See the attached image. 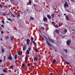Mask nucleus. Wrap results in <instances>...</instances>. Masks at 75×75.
Wrapping results in <instances>:
<instances>
[{
  "mask_svg": "<svg viewBox=\"0 0 75 75\" xmlns=\"http://www.w3.org/2000/svg\"><path fill=\"white\" fill-rule=\"evenodd\" d=\"M1 34H3V31H1Z\"/></svg>",
  "mask_w": 75,
  "mask_h": 75,
  "instance_id": "obj_43",
  "label": "nucleus"
},
{
  "mask_svg": "<svg viewBox=\"0 0 75 75\" xmlns=\"http://www.w3.org/2000/svg\"><path fill=\"white\" fill-rule=\"evenodd\" d=\"M42 29H43V30H45V28H44V27H43V28H42Z\"/></svg>",
  "mask_w": 75,
  "mask_h": 75,
  "instance_id": "obj_52",
  "label": "nucleus"
},
{
  "mask_svg": "<svg viewBox=\"0 0 75 75\" xmlns=\"http://www.w3.org/2000/svg\"><path fill=\"white\" fill-rule=\"evenodd\" d=\"M4 60L6 59V57L5 56H4Z\"/></svg>",
  "mask_w": 75,
  "mask_h": 75,
  "instance_id": "obj_47",
  "label": "nucleus"
},
{
  "mask_svg": "<svg viewBox=\"0 0 75 75\" xmlns=\"http://www.w3.org/2000/svg\"><path fill=\"white\" fill-rule=\"evenodd\" d=\"M0 40H1V41H2V38H1Z\"/></svg>",
  "mask_w": 75,
  "mask_h": 75,
  "instance_id": "obj_56",
  "label": "nucleus"
},
{
  "mask_svg": "<svg viewBox=\"0 0 75 75\" xmlns=\"http://www.w3.org/2000/svg\"><path fill=\"white\" fill-rule=\"evenodd\" d=\"M53 9H54V10H57V9L55 8H53Z\"/></svg>",
  "mask_w": 75,
  "mask_h": 75,
  "instance_id": "obj_36",
  "label": "nucleus"
},
{
  "mask_svg": "<svg viewBox=\"0 0 75 75\" xmlns=\"http://www.w3.org/2000/svg\"><path fill=\"white\" fill-rule=\"evenodd\" d=\"M8 20H9V21H13L12 20H11L10 18H8Z\"/></svg>",
  "mask_w": 75,
  "mask_h": 75,
  "instance_id": "obj_27",
  "label": "nucleus"
},
{
  "mask_svg": "<svg viewBox=\"0 0 75 75\" xmlns=\"http://www.w3.org/2000/svg\"><path fill=\"white\" fill-rule=\"evenodd\" d=\"M48 53L49 54H51V53L50 52H49Z\"/></svg>",
  "mask_w": 75,
  "mask_h": 75,
  "instance_id": "obj_51",
  "label": "nucleus"
},
{
  "mask_svg": "<svg viewBox=\"0 0 75 75\" xmlns=\"http://www.w3.org/2000/svg\"><path fill=\"white\" fill-rule=\"evenodd\" d=\"M64 51H65L66 53H67V52H68V50H67L65 49L64 50Z\"/></svg>",
  "mask_w": 75,
  "mask_h": 75,
  "instance_id": "obj_32",
  "label": "nucleus"
},
{
  "mask_svg": "<svg viewBox=\"0 0 75 75\" xmlns=\"http://www.w3.org/2000/svg\"><path fill=\"white\" fill-rule=\"evenodd\" d=\"M56 62V60L54 59L52 61V64H54Z\"/></svg>",
  "mask_w": 75,
  "mask_h": 75,
  "instance_id": "obj_15",
  "label": "nucleus"
},
{
  "mask_svg": "<svg viewBox=\"0 0 75 75\" xmlns=\"http://www.w3.org/2000/svg\"><path fill=\"white\" fill-rule=\"evenodd\" d=\"M31 42H33V40H34V38L33 37L31 38Z\"/></svg>",
  "mask_w": 75,
  "mask_h": 75,
  "instance_id": "obj_22",
  "label": "nucleus"
},
{
  "mask_svg": "<svg viewBox=\"0 0 75 75\" xmlns=\"http://www.w3.org/2000/svg\"><path fill=\"white\" fill-rule=\"evenodd\" d=\"M10 1H13V0H10Z\"/></svg>",
  "mask_w": 75,
  "mask_h": 75,
  "instance_id": "obj_63",
  "label": "nucleus"
},
{
  "mask_svg": "<svg viewBox=\"0 0 75 75\" xmlns=\"http://www.w3.org/2000/svg\"><path fill=\"white\" fill-rule=\"evenodd\" d=\"M28 61V57L26 56L25 58V61L26 62Z\"/></svg>",
  "mask_w": 75,
  "mask_h": 75,
  "instance_id": "obj_13",
  "label": "nucleus"
},
{
  "mask_svg": "<svg viewBox=\"0 0 75 75\" xmlns=\"http://www.w3.org/2000/svg\"><path fill=\"white\" fill-rule=\"evenodd\" d=\"M1 66L2 67H3V65H1Z\"/></svg>",
  "mask_w": 75,
  "mask_h": 75,
  "instance_id": "obj_61",
  "label": "nucleus"
},
{
  "mask_svg": "<svg viewBox=\"0 0 75 75\" xmlns=\"http://www.w3.org/2000/svg\"><path fill=\"white\" fill-rule=\"evenodd\" d=\"M6 39H8V36H6Z\"/></svg>",
  "mask_w": 75,
  "mask_h": 75,
  "instance_id": "obj_33",
  "label": "nucleus"
},
{
  "mask_svg": "<svg viewBox=\"0 0 75 75\" xmlns=\"http://www.w3.org/2000/svg\"><path fill=\"white\" fill-rule=\"evenodd\" d=\"M17 55L15 54L14 55V59L16 60L17 59Z\"/></svg>",
  "mask_w": 75,
  "mask_h": 75,
  "instance_id": "obj_14",
  "label": "nucleus"
},
{
  "mask_svg": "<svg viewBox=\"0 0 75 75\" xmlns=\"http://www.w3.org/2000/svg\"><path fill=\"white\" fill-rule=\"evenodd\" d=\"M67 11V12H69V11L68 10H66Z\"/></svg>",
  "mask_w": 75,
  "mask_h": 75,
  "instance_id": "obj_48",
  "label": "nucleus"
},
{
  "mask_svg": "<svg viewBox=\"0 0 75 75\" xmlns=\"http://www.w3.org/2000/svg\"><path fill=\"white\" fill-rule=\"evenodd\" d=\"M68 1L69 3V0H68Z\"/></svg>",
  "mask_w": 75,
  "mask_h": 75,
  "instance_id": "obj_57",
  "label": "nucleus"
},
{
  "mask_svg": "<svg viewBox=\"0 0 75 75\" xmlns=\"http://www.w3.org/2000/svg\"><path fill=\"white\" fill-rule=\"evenodd\" d=\"M0 7H3V5L0 4Z\"/></svg>",
  "mask_w": 75,
  "mask_h": 75,
  "instance_id": "obj_34",
  "label": "nucleus"
},
{
  "mask_svg": "<svg viewBox=\"0 0 75 75\" xmlns=\"http://www.w3.org/2000/svg\"><path fill=\"white\" fill-rule=\"evenodd\" d=\"M20 17V15H18L17 16V18H19Z\"/></svg>",
  "mask_w": 75,
  "mask_h": 75,
  "instance_id": "obj_28",
  "label": "nucleus"
},
{
  "mask_svg": "<svg viewBox=\"0 0 75 75\" xmlns=\"http://www.w3.org/2000/svg\"><path fill=\"white\" fill-rule=\"evenodd\" d=\"M12 57H11V55L10 54L9 56L8 57L7 59H9V60H12Z\"/></svg>",
  "mask_w": 75,
  "mask_h": 75,
  "instance_id": "obj_7",
  "label": "nucleus"
},
{
  "mask_svg": "<svg viewBox=\"0 0 75 75\" xmlns=\"http://www.w3.org/2000/svg\"><path fill=\"white\" fill-rule=\"evenodd\" d=\"M9 48L10 49H11V48H12V47H11V46H9Z\"/></svg>",
  "mask_w": 75,
  "mask_h": 75,
  "instance_id": "obj_38",
  "label": "nucleus"
},
{
  "mask_svg": "<svg viewBox=\"0 0 75 75\" xmlns=\"http://www.w3.org/2000/svg\"><path fill=\"white\" fill-rule=\"evenodd\" d=\"M44 38L46 40H47V38L46 37H45Z\"/></svg>",
  "mask_w": 75,
  "mask_h": 75,
  "instance_id": "obj_41",
  "label": "nucleus"
},
{
  "mask_svg": "<svg viewBox=\"0 0 75 75\" xmlns=\"http://www.w3.org/2000/svg\"><path fill=\"white\" fill-rule=\"evenodd\" d=\"M42 38L43 40H44V38H43V37H42Z\"/></svg>",
  "mask_w": 75,
  "mask_h": 75,
  "instance_id": "obj_49",
  "label": "nucleus"
},
{
  "mask_svg": "<svg viewBox=\"0 0 75 75\" xmlns=\"http://www.w3.org/2000/svg\"><path fill=\"white\" fill-rule=\"evenodd\" d=\"M46 42L48 46H49V47H52V45H51V44L49 42H48V41H46Z\"/></svg>",
  "mask_w": 75,
  "mask_h": 75,
  "instance_id": "obj_4",
  "label": "nucleus"
},
{
  "mask_svg": "<svg viewBox=\"0 0 75 75\" xmlns=\"http://www.w3.org/2000/svg\"><path fill=\"white\" fill-rule=\"evenodd\" d=\"M28 66H30V63H28Z\"/></svg>",
  "mask_w": 75,
  "mask_h": 75,
  "instance_id": "obj_44",
  "label": "nucleus"
},
{
  "mask_svg": "<svg viewBox=\"0 0 75 75\" xmlns=\"http://www.w3.org/2000/svg\"><path fill=\"white\" fill-rule=\"evenodd\" d=\"M34 61H35V62H37V60H38V57H35L34 58Z\"/></svg>",
  "mask_w": 75,
  "mask_h": 75,
  "instance_id": "obj_11",
  "label": "nucleus"
},
{
  "mask_svg": "<svg viewBox=\"0 0 75 75\" xmlns=\"http://www.w3.org/2000/svg\"><path fill=\"white\" fill-rule=\"evenodd\" d=\"M32 42L33 44H34V45H37V44H36V43H35V41H33Z\"/></svg>",
  "mask_w": 75,
  "mask_h": 75,
  "instance_id": "obj_18",
  "label": "nucleus"
},
{
  "mask_svg": "<svg viewBox=\"0 0 75 75\" xmlns=\"http://www.w3.org/2000/svg\"><path fill=\"white\" fill-rule=\"evenodd\" d=\"M52 73L50 74V75H52Z\"/></svg>",
  "mask_w": 75,
  "mask_h": 75,
  "instance_id": "obj_53",
  "label": "nucleus"
},
{
  "mask_svg": "<svg viewBox=\"0 0 75 75\" xmlns=\"http://www.w3.org/2000/svg\"><path fill=\"white\" fill-rule=\"evenodd\" d=\"M2 60L0 59V62H2Z\"/></svg>",
  "mask_w": 75,
  "mask_h": 75,
  "instance_id": "obj_37",
  "label": "nucleus"
},
{
  "mask_svg": "<svg viewBox=\"0 0 75 75\" xmlns=\"http://www.w3.org/2000/svg\"><path fill=\"white\" fill-rule=\"evenodd\" d=\"M2 15L3 16H7V14H6V13L4 12L2 13Z\"/></svg>",
  "mask_w": 75,
  "mask_h": 75,
  "instance_id": "obj_12",
  "label": "nucleus"
},
{
  "mask_svg": "<svg viewBox=\"0 0 75 75\" xmlns=\"http://www.w3.org/2000/svg\"><path fill=\"white\" fill-rule=\"evenodd\" d=\"M28 50H27L26 51V53L27 54H28V55H29L30 54V50H31V47L28 48Z\"/></svg>",
  "mask_w": 75,
  "mask_h": 75,
  "instance_id": "obj_2",
  "label": "nucleus"
},
{
  "mask_svg": "<svg viewBox=\"0 0 75 75\" xmlns=\"http://www.w3.org/2000/svg\"><path fill=\"white\" fill-rule=\"evenodd\" d=\"M29 3L30 5L31 4V0H30L29 1Z\"/></svg>",
  "mask_w": 75,
  "mask_h": 75,
  "instance_id": "obj_31",
  "label": "nucleus"
},
{
  "mask_svg": "<svg viewBox=\"0 0 75 75\" xmlns=\"http://www.w3.org/2000/svg\"><path fill=\"white\" fill-rule=\"evenodd\" d=\"M13 67H14V66H13V65H12L11 66H10V68L11 69H12V68H13Z\"/></svg>",
  "mask_w": 75,
  "mask_h": 75,
  "instance_id": "obj_24",
  "label": "nucleus"
},
{
  "mask_svg": "<svg viewBox=\"0 0 75 75\" xmlns=\"http://www.w3.org/2000/svg\"><path fill=\"white\" fill-rule=\"evenodd\" d=\"M36 52H38V50H36Z\"/></svg>",
  "mask_w": 75,
  "mask_h": 75,
  "instance_id": "obj_54",
  "label": "nucleus"
},
{
  "mask_svg": "<svg viewBox=\"0 0 75 75\" xmlns=\"http://www.w3.org/2000/svg\"><path fill=\"white\" fill-rule=\"evenodd\" d=\"M0 75H4V74H1Z\"/></svg>",
  "mask_w": 75,
  "mask_h": 75,
  "instance_id": "obj_50",
  "label": "nucleus"
},
{
  "mask_svg": "<svg viewBox=\"0 0 75 75\" xmlns=\"http://www.w3.org/2000/svg\"><path fill=\"white\" fill-rule=\"evenodd\" d=\"M18 54L19 55H21L22 54L21 53L19 52H18Z\"/></svg>",
  "mask_w": 75,
  "mask_h": 75,
  "instance_id": "obj_25",
  "label": "nucleus"
},
{
  "mask_svg": "<svg viewBox=\"0 0 75 75\" xmlns=\"http://www.w3.org/2000/svg\"><path fill=\"white\" fill-rule=\"evenodd\" d=\"M56 71H57V72H58V71H57V70H56Z\"/></svg>",
  "mask_w": 75,
  "mask_h": 75,
  "instance_id": "obj_64",
  "label": "nucleus"
},
{
  "mask_svg": "<svg viewBox=\"0 0 75 75\" xmlns=\"http://www.w3.org/2000/svg\"><path fill=\"white\" fill-rule=\"evenodd\" d=\"M6 23H8V21H7L6 22Z\"/></svg>",
  "mask_w": 75,
  "mask_h": 75,
  "instance_id": "obj_62",
  "label": "nucleus"
},
{
  "mask_svg": "<svg viewBox=\"0 0 75 75\" xmlns=\"http://www.w3.org/2000/svg\"><path fill=\"white\" fill-rule=\"evenodd\" d=\"M71 42V40H67L66 42V44L67 45H69Z\"/></svg>",
  "mask_w": 75,
  "mask_h": 75,
  "instance_id": "obj_3",
  "label": "nucleus"
},
{
  "mask_svg": "<svg viewBox=\"0 0 75 75\" xmlns=\"http://www.w3.org/2000/svg\"><path fill=\"white\" fill-rule=\"evenodd\" d=\"M66 20H69V18L68 17V16H66Z\"/></svg>",
  "mask_w": 75,
  "mask_h": 75,
  "instance_id": "obj_17",
  "label": "nucleus"
},
{
  "mask_svg": "<svg viewBox=\"0 0 75 75\" xmlns=\"http://www.w3.org/2000/svg\"><path fill=\"white\" fill-rule=\"evenodd\" d=\"M30 40L29 39H27L26 40V44L27 45H29L30 44Z\"/></svg>",
  "mask_w": 75,
  "mask_h": 75,
  "instance_id": "obj_6",
  "label": "nucleus"
},
{
  "mask_svg": "<svg viewBox=\"0 0 75 75\" xmlns=\"http://www.w3.org/2000/svg\"><path fill=\"white\" fill-rule=\"evenodd\" d=\"M64 7H68V5L67 4V2H65L64 5Z\"/></svg>",
  "mask_w": 75,
  "mask_h": 75,
  "instance_id": "obj_9",
  "label": "nucleus"
},
{
  "mask_svg": "<svg viewBox=\"0 0 75 75\" xmlns=\"http://www.w3.org/2000/svg\"><path fill=\"white\" fill-rule=\"evenodd\" d=\"M2 52H4L5 51L4 49L2 48L1 49Z\"/></svg>",
  "mask_w": 75,
  "mask_h": 75,
  "instance_id": "obj_21",
  "label": "nucleus"
},
{
  "mask_svg": "<svg viewBox=\"0 0 75 75\" xmlns=\"http://www.w3.org/2000/svg\"><path fill=\"white\" fill-rule=\"evenodd\" d=\"M29 11V10L28 9H27V12H28Z\"/></svg>",
  "mask_w": 75,
  "mask_h": 75,
  "instance_id": "obj_46",
  "label": "nucleus"
},
{
  "mask_svg": "<svg viewBox=\"0 0 75 75\" xmlns=\"http://www.w3.org/2000/svg\"><path fill=\"white\" fill-rule=\"evenodd\" d=\"M30 18L31 20H34V18L33 17H30Z\"/></svg>",
  "mask_w": 75,
  "mask_h": 75,
  "instance_id": "obj_26",
  "label": "nucleus"
},
{
  "mask_svg": "<svg viewBox=\"0 0 75 75\" xmlns=\"http://www.w3.org/2000/svg\"><path fill=\"white\" fill-rule=\"evenodd\" d=\"M66 15H67V14H66V13L64 14V16H66Z\"/></svg>",
  "mask_w": 75,
  "mask_h": 75,
  "instance_id": "obj_55",
  "label": "nucleus"
},
{
  "mask_svg": "<svg viewBox=\"0 0 75 75\" xmlns=\"http://www.w3.org/2000/svg\"><path fill=\"white\" fill-rule=\"evenodd\" d=\"M66 63L67 65H69V63L68 62H66Z\"/></svg>",
  "mask_w": 75,
  "mask_h": 75,
  "instance_id": "obj_30",
  "label": "nucleus"
},
{
  "mask_svg": "<svg viewBox=\"0 0 75 75\" xmlns=\"http://www.w3.org/2000/svg\"><path fill=\"white\" fill-rule=\"evenodd\" d=\"M1 22L2 23H3V24H4V21L3 20H2L1 21Z\"/></svg>",
  "mask_w": 75,
  "mask_h": 75,
  "instance_id": "obj_29",
  "label": "nucleus"
},
{
  "mask_svg": "<svg viewBox=\"0 0 75 75\" xmlns=\"http://www.w3.org/2000/svg\"><path fill=\"white\" fill-rule=\"evenodd\" d=\"M11 16H12V17H15V16H14V15H12Z\"/></svg>",
  "mask_w": 75,
  "mask_h": 75,
  "instance_id": "obj_39",
  "label": "nucleus"
},
{
  "mask_svg": "<svg viewBox=\"0 0 75 75\" xmlns=\"http://www.w3.org/2000/svg\"><path fill=\"white\" fill-rule=\"evenodd\" d=\"M52 19H53V18H54V14H52Z\"/></svg>",
  "mask_w": 75,
  "mask_h": 75,
  "instance_id": "obj_20",
  "label": "nucleus"
},
{
  "mask_svg": "<svg viewBox=\"0 0 75 75\" xmlns=\"http://www.w3.org/2000/svg\"><path fill=\"white\" fill-rule=\"evenodd\" d=\"M56 27H57V28H58V26L57 25H56Z\"/></svg>",
  "mask_w": 75,
  "mask_h": 75,
  "instance_id": "obj_40",
  "label": "nucleus"
},
{
  "mask_svg": "<svg viewBox=\"0 0 75 75\" xmlns=\"http://www.w3.org/2000/svg\"><path fill=\"white\" fill-rule=\"evenodd\" d=\"M62 38H64V37L63 36V37H62Z\"/></svg>",
  "mask_w": 75,
  "mask_h": 75,
  "instance_id": "obj_58",
  "label": "nucleus"
},
{
  "mask_svg": "<svg viewBox=\"0 0 75 75\" xmlns=\"http://www.w3.org/2000/svg\"><path fill=\"white\" fill-rule=\"evenodd\" d=\"M64 33H67V29H64Z\"/></svg>",
  "mask_w": 75,
  "mask_h": 75,
  "instance_id": "obj_19",
  "label": "nucleus"
},
{
  "mask_svg": "<svg viewBox=\"0 0 75 75\" xmlns=\"http://www.w3.org/2000/svg\"><path fill=\"white\" fill-rule=\"evenodd\" d=\"M1 27H4V25H1Z\"/></svg>",
  "mask_w": 75,
  "mask_h": 75,
  "instance_id": "obj_45",
  "label": "nucleus"
},
{
  "mask_svg": "<svg viewBox=\"0 0 75 75\" xmlns=\"http://www.w3.org/2000/svg\"><path fill=\"white\" fill-rule=\"evenodd\" d=\"M43 20L44 22H46L47 21L48 19H47V18L46 17H44V18H43Z\"/></svg>",
  "mask_w": 75,
  "mask_h": 75,
  "instance_id": "obj_5",
  "label": "nucleus"
},
{
  "mask_svg": "<svg viewBox=\"0 0 75 75\" xmlns=\"http://www.w3.org/2000/svg\"><path fill=\"white\" fill-rule=\"evenodd\" d=\"M22 67H24V64H22Z\"/></svg>",
  "mask_w": 75,
  "mask_h": 75,
  "instance_id": "obj_42",
  "label": "nucleus"
},
{
  "mask_svg": "<svg viewBox=\"0 0 75 75\" xmlns=\"http://www.w3.org/2000/svg\"><path fill=\"white\" fill-rule=\"evenodd\" d=\"M52 23H54V21L52 22Z\"/></svg>",
  "mask_w": 75,
  "mask_h": 75,
  "instance_id": "obj_60",
  "label": "nucleus"
},
{
  "mask_svg": "<svg viewBox=\"0 0 75 75\" xmlns=\"http://www.w3.org/2000/svg\"><path fill=\"white\" fill-rule=\"evenodd\" d=\"M11 41H13V38H12V37H11Z\"/></svg>",
  "mask_w": 75,
  "mask_h": 75,
  "instance_id": "obj_35",
  "label": "nucleus"
},
{
  "mask_svg": "<svg viewBox=\"0 0 75 75\" xmlns=\"http://www.w3.org/2000/svg\"><path fill=\"white\" fill-rule=\"evenodd\" d=\"M56 32V33H57V34H59V30L58 29H57L55 30Z\"/></svg>",
  "mask_w": 75,
  "mask_h": 75,
  "instance_id": "obj_16",
  "label": "nucleus"
},
{
  "mask_svg": "<svg viewBox=\"0 0 75 75\" xmlns=\"http://www.w3.org/2000/svg\"><path fill=\"white\" fill-rule=\"evenodd\" d=\"M43 37H44V38L45 37V35H43Z\"/></svg>",
  "mask_w": 75,
  "mask_h": 75,
  "instance_id": "obj_59",
  "label": "nucleus"
},
{
  "mask_svg": "<svg viewBox=\"0 0 75 75\" xmlns=\"http://www.w3.org/2000/svg\"><path fill=\"white\" fill-rule=\"evenodd\" d=\"M26 45H24L23 46V51H25L26 50Z\"/></svg>",
  "mask_w": 75,
  "mask_h": 75,
  "instance_id": "obj_10",
  "label": "nucleus"
},
{
  "mask_svg": "<svg viewBox=\"0 0 75 75\" xmlns=\"http://www.w3.org/2000/svg\"><path fill=\"white\" fill-rule=\"evenodd\" d=\"M47 18L49 19V20H51L52 19V18H51V16L49 15H47Z\"/></svg>",
  "mask_w": 75,
  "mask_h": 75,
  "instance_id": "obj_8",
  "label": "nucleus"
},
{
  "mask_svg": "<svg viewBox=\"0 0 75 75\" xmlns=\"http://www.w3.org/2000/svg\"><path fill=\"white\" fill-rule=\"evenodd\" d=\"M48 40L50 41L51 42H52V43H53V44H56V42L54 41V40L52 39V38H48Z\"/></svg>",
  "mask_w": 75,
  "mask_h": 75,
  "instance_id": "obj_1",
  "label": "nucleus"
},
{
  "mask_svg": "<svg viewBox=\"0 0 75 75\" xmlns=\"http://www.w3.org/2000/svg\"><path fill=\"white\" fill-rule=\"evenodd\" d=\"M3 72H7V71L5 69H4Z\"/></svg>",
  "mask_w": 75,
  "mask_h": 75,
  "instance_id": "obj_23",
  "label": "nucleus"
}]
</instances>
